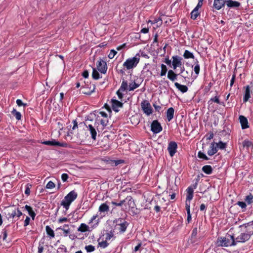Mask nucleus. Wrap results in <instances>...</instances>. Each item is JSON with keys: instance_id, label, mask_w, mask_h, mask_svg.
Returning a JSON list of instances; mask_svg holds the SVG:
<instances>
[{"instance_id": "obj_1", "label": "nucleus", "mask_w": 253, "mask_h": 253, "mask_svg": "<svg viewBox=\"0 0 253 253\" xmlns=\"http://www.w3.org/2000/svg\"><path fill=\"white\" fill-rule=\"evenodd\" d=\"M140 61V55L137 53L135 56L131 58H127L123 64L124 68L118 70V73L120 74H124L125 71L130 70L135 68Z\"/></svg>"}, {"instance_id": "obj_2", "label": "nucleus", "mask_w": 253, "mask_h": 253, "mask_svg": "<svg viewBox=\"0 0 253 253\" xmlns=\"http://www.w3.org/2000/svg\"><path fill=\"white\" fill-rule=\"evenodd\" d=\"M84 124L87 128L86 130L89 131L91 138L95 140L96 139L97 131H100V126L99 122L93 120L86 119Z\"/></svg>"}, {"instance_id": "obj_3", "label": "nucleus", "mask_w": 253, "mask_h": 253, "mask_svg": "<svg viewBox=\"0 0 253 253\" xmlns=\"http://www.w3.org/2000/svg\"><path fill=\"white\" fill-rule=\"evenodd\" d=\"M216 244L218 246L224 247L235 246V237L234 235L227 233L225 237H218Z\"/></svg>"}, {"instance_id": "obj_4", "label": "nucleus", "mask_w": 253, "mask_h": 253, "mask_svg": "<svg viewBox=\"0 0 253 253\" xmlns=\"http://www.w3.org/2000/svg\"><path fill=\"white\" fill-rule=\"evenodd\" d=\"M78 196V194L74 190L70 192L61 202V205L66 210H68L71 203L73 202Z\"/></svg>"}, {"instance_id": "obj_5", "label": "nucleus", "mask_w": 253, "mask_h": 253, "mask_svg": "<svg viewBox=\"0 0 253 253\" xmlns=\"http://www.w3.org/2000/svg\"><path fill=\"white\" fill-rule=\"evenodd\" d=\"M246 230L241 233L237 237L235 238V245L238 243H243L248 241L253 233H251V231L248 230V228H245Z\"/></svg>"}, {"instance_id": "obj_6", "label": "nucleus", "mask_w": 253, "mask_h": 253, "mask_svg": "<svg viewBox=\"0 0 253 253\" xmlns=\"http://www.w3.org/2000/svg\"><path fill=\"white\" fill-rule=\"evenodd\" d=\"M80 81L83 82L84 84L82 85V88L83 89L82 93L84 94L90 95L94 92L95 89V85L93 84L86 83L83 80V79H81Z\"/></svg>"}, {"instance_id": "obj_7", "label": "nucleus", "mask_w": 253, "mask_h": 253, "mask_svg": "<svg viewBox=\"0 0 253 253\" xmlns=\"http://www.w3.org/2000/svg\"><path fill=\"white\" fill-rule=\"evenodd\" d=\"M128 225L129 223L123 218H119L116 220V226L121 233H124L126 231Z\"/></svg>"}, {"instance_id": "obj_8", "label": "nucleus", "mask_w": 253, "mask_h": 253, "mask_svg": "<svg viewBox=\"0 0 253 253\" xmlns=\"http://www.w3.org/2000/svg\"><path fill=\"white\" fill-rule=\"evenodd\" d=\"M141 108L144 113L149 116L153 113V108L148 100H144L141 102Z\"/></svg>"}, {"instance_id": "obj_9", "label": "nucleus", "mask_w": 253, "mask_h": 253, "mask_svg": "<svg viewBox=\"0 0 253 253\" xmlns=\"http://www.w3.org/2000/svg\"><path fill=\"white\" fill-rule=\"evenodd\" d=\"M97 68L102 74H105L107 70L106 62L100 58L96 63Z\"/></svg>"}, {"instance_id": "obj_10", "label": "nucleus", "mask_w": 253, "mask_h": 253, "mask_svg": "<svg viewBox=\"0 0 253 253\" xmlns=\"http://www.w3.org/2000/svg\"><path fill=\"white\" fill-rule=\"evenodd\" d=\"M163 128L158 120H154L151 125V130L154 133H158L162 130Z\"/></svg>"}, {"instance_id": "obj_11", "label": "nucleus", "mask_w": 253, "mask_h": 253, "mask_svg": "<svg viewBox=\"0 0 253 253\" xmlns=\"http://www.w3.org/2000/svg\"><path fill=\"white\" fill-rule=\"evenodd\" d=\"M172 61V65L173 66V69L174 70L176 69L177 67H181L183 63L182 62V58L178 55L173 56L171 58Z\"/></svg>"}, {"instance_id": "obj_12", "label": "nucleus", "mask_w": 253, "mask_h": 253, "mask_svg": "<svg viewBox=\"0 0 253 253\" xmlns=\"http://www.w3.org/2000/svg\"><path fill=\"white\" fill-rule=\"evenodd\" d=\"M42 144L46 145L49 146H57L63 147H66L68 145L66 143H61L59 141H57L55 139H52L51 140L44 141L42 142Z\"/></svg>"}, {"instance_id": "obj_13", "label": "nucleus", "mask_w": 253, "mask_h": 253, "mask_svg": "<svg viewBox=\"0 0 253 253\" xmlns=\"http://www.w3.org/2000/svg\"><path fill=\"white\" fill-rule=\"evenodd\" d=\"M177 144L174 141H170L168 145V150L171 157L173 156L176 152Z\"/></svg>"}, {"instance_id": "obj_14", "label": "nucleus", "mask_w": 253, "mask_h": 253, "mask_svg": "<svg viewBox=\"0 0 253 253\" xmlns=\"http://www.w3.org/2000/svg\"><path fill=\"white\" fill-rule=\"evenodd\" d=\"M215 95L214 96V97L211 98L208 102L209 108L210 107L211 105L212 104L213 102L216 103L218 104L223 105V106H224V102H221L220 101V96L218 95V92L217 91H215Z\"/></svg>"}, {"instance_id": "obj_15", "label": "nucleus", "mask_w": 253, "mask_h": 253, "mask_svg": "<svg viewBox=\"0 0 253 253\" xmlns=\"http://www.w3.org/2000/svg\"><path fill=\"white\" fill-rule=\"evenodd\" d=\"M111 103L112 109L116 112H118L119 108L123 107V103L116 99H111Z\"/></svg>"}, {"instance_id": "obj_16", "label": "nucleus", "mask_w": 253, "mask_h": 253, "mask_svg": "<svg viewBox=\"0 0 253 253\" xmlns=\"http://www.w3.org/2000/svg\"><path fill=\"white\" fill-rule=\"evenodd\" d=\"M226 2L227 0H214L213 6L215 9L218 10L224 7Z\"/></svg>"}, {"instance_id": "obj_17", "label": "nucleus", "mask_w": 253, "mask_h": 253, "mask_svg": "<svg viewBox=\"0 0 253 253\" xmlns=\"http://www.w3.org/2000/svg\"><path fill=\"white\" fill-rule=\"evenodd\" d=\"M239 120L241 125V127L243 129H246L249 127L248 121L245 116L242 115L240 116Z\"/></svg>"}, {"instance_id": "obj_18", "label": "nucleus", "mask_w": 253, "mask_h": 253, "mask_svg": "<svg viewBox=\"0 0 253 253\" xmlns=\"http://www.w3.org/2000/svg\"><path fill=\"white\" fill-rule=\"evenodd\" d=\"M244 88H245V90L243 97V102H247L251 97L252 91L249 85H247Z\"/></svg>"}, {"instance_id": "obj_19", "label": "nucleus", "mask_w": 253, "mask_h": 253, "mask_svg": "<svg viewBox=\"0 0 253 253\" xmlns=\"http://www.w3.org/2000/svg\"><path fill=\"white\" fill-rule=\"evenodd\" d=\"M218 151V148L215 142H212L211 144L210 148L208 151L207 154L209 156H211L215 154Z\"/></svg>"}, {"instance_id": "obj_20", "label": "nucleus", "mask_w": 253, "mask_h": 253, "mask_svg": "<svg viewBox=\"0 0 253 253\" xmlns=\"http://www.w3.org/2000/svg\"><path fill=\"white\" fill-rule=\"evenodd\" d=\"M226 5L229 8H238L241 6V3L238 1L227 0Z\"/></svg>"}, {"instance_id": "obj_21", "label": "nucleus", "mask_w": 253, "mask_h": 253, "mask_svg": "<svg viewBox=\"0 0 253 253\" xmlns=\"http://www.w3.org/2000/svg\"><path fill=\"white\" fill-rule=\"evenodd\" d=\"M9 215L10 218L14 219L15 217H17V220H18L19 217L23 215V213L22 211L18 208H17V209L13 211L10 214L9 213Z\"/></svg>"}, {"instance_id": "obj_22", "label": "nucleus", "mask_w": 253, "mask_h": 253, "mask_svg": "<svg viewBox=\"0 0 253 253\" xmlns=\"http://www.w3.org/2000/svg\"><path fill=\"white\" fill-rule=\"evenodd\" d=\"M125 203H126L128 206L130 208H134L135 207V204L130 196H127L125 199Z\"/></svg>"}, {"instance_id": "obj_23", "label": "nucleus", "mask_w": 253, "mask_h": 253, "mask_svg": "<svg viewBox=\"0 0 253 253\" xmlns=\"http://www.w3.org/2000/svg\"><path fill=\"white\" fill-rule=\"evenodd\" d=\"M174 85L183 93L186 92L188 90V87L186 85L181 84L177 82L174 83Z\"/></svg>"}, {"instance_id": "obj_24", "label": "nucleus", "mask_w": 253, "mask_h": 253, "mask_svg": "<svg viewBox=\"0 0 253 253\" xmlns=\"http://www.w3.org/2000/svg\"><path fill=\"white\" fill-rule=\"evenodd\" d=\"M22 208H24L28 211L29 215L31 217L32 219L34 220L36 214L33 210L31 206L26 205L24 207H22Z\"/></svg>"}, {"instance_id": "obj_25", "label": "nucleus", "mask_w": 253, "mask_h": 253, "mask_svg": "<svg viewBox=\"0 0 253 253\" xmlns=\"http://www.w3.org/2000/svg\"><path fill=\"white\" fill-rule=\"evenodd\" d=\"M178 76V74H176L172 70H169L168 73V78L171 82H174Z\"/></svg>"}, {"instance_id": "obj_26", "label": "nucleus", "mask_w": 253, "mask_h": 253, "mask_svg": "<svg viewBox=\"0 0 253 253\" xmlns=\"http://www.w3.org/2000/svg\"><path fill=\"white\" fill-rule=\"evenodd\" d=\"M174 110L172 107L169 108L166 112L167 118L168 121H170L174 117Z\"/></svg>"}, {"instance_id": "obj_27", "label": "nucleus", "mask_w": 253, "mask_h": 253, "mask_svg": "<svg viewBox=\"0 0 253 253\" xmlns=\"http://www.w3.org/2000/svg\"><path fill=\"white\" fill-rule=\"evenodd\" d=\"M192 67H193L194 71L195 74L196 75V77H197L198 75L199 74L200 71V64H199V62L197 59H196L195 60L194 64L192 66Z\"/></svg>"}, {"instance_id": "obj_28", "label": "nucleus", "mask_w": 253, "mask_h": 253, "mask_svg": "<svg viewBox=\"0 0 253 253\" xmlns=\"http://www.w3.org/2000/svg\"><path fill=\"white\" fill-rule=\"evenodd\" d=\"M89 227L85 223H81L78 228V231L81 232L89 231Z\"/></svg>"}, {"instance_id": "obj_29", "label": "nucleus", "mask_w": 253, "mask_h": 253, "mask_svg": "<svg viewBox=\"0 0 253 253\" xmlns=\"http://www.w3.org/2000/svg\"><path fill=\"white\" fill-rule=\"evenodd\" d=\"M203 171L207 174H211L212 172L213 169L210 165H205L202 169Z\"/></svg>"}, {"instance_id": "obj_30", "label": "nucleus", "mask_w": 253, "mask_h": 253, "mask_svg": "<svg viewBox=\"0 0 253 253\" xmlns=\"http://www.w3.org/2000/svg\"><path fill=\"white\" fill-rule=\"evenodd\" d=\"M109 210V207L106 203L101 204L98 209L99 211L100 212H108Z\"/></svg>"}, {"instance_id": "obj_31", "label": "nucleus", "mask_w": 253, "mask_h": 253, "mask_svg": "<svg viewBox=\"0 0 253 253\" xmlns=\"http://www.w3.org/2000/svg\"><path fill=\"white\" fill-rule=\"evenodd\" d=\"M45 231L46 234L49 236V237L50 238H53L55 237L54 232L49 226H46Z\"/></svg>"}, {"instance_id": "obj_32", "label": "nucleus", "mask_w": 253, "mask_h": 253, "mask_svg": "<svg viewBox=\"0 0 253 253\" xmlns=\"http://www.w3.org/2000/svg\"><path fill=\"white\" fill-rule=\"evenodd\" d=\"M198 9L197 8L194 9L191 11L190 13V17L193 20H195L197 17L200 15V13L198 12Z\"/></svg>"}, {"instance_id": "obj_33", "label": "nucleus", "mask_w": 253, "mask_h": 253, "mask_svg": "<svg viewBox=\"0 0 253 253\" xmlns=\"http://www.w3.org/2000/svg\"><path fill=\"white\" fill-rule=\"evenodd\" d=\"M108 142V141L107 139H103L101 141H99L98 145L100 146V147L106 149L109 147Z\"/></svg>"}, {"instance_id": "obj_34", "label": "nucleus", "mask_w": 253, "mask_h": 253, "mask_svg": "<svg viewBox=\"0 0 253 253\" xmlns=\"http://www.w3.org/2000/svg\"><path fill=\"white\" fill-rule=\"evenodd\" d=\"M9 226V225H7L3 229H2L1 234L2 235V240L3 241L6 240V238L7 237V234L8 232V227Z\"/></svg>"}, {"instance_id": "obj_35", "label": "nucleus", "mask_w": 253, "mask_h": 253, "mask_svg": "<svg viewBox=\"0 0 253 253\" xmlns=\"http://www.w3.org/2000/svg\"><path fill=\"white\" fill-rule=\"evenodd\" d=\"M59 229L62 230L65 236H67L70 233V228L68 224H64L63 227H59Z\"/></svg>"}, {"instance_id": "obj_36", "label": "nucleus", "mask_w": 253, "mask_h": 253, "mask_svg": "<svg viewBox=\"0 0 253 253\" xmlns=\"http://www.w3.org/2000/svg\"><path fill=\"white\" fill-rule=\"evenodd\" d=\"M183 56L185 59H194V56L193 54L188 50H185Z\"/></svg>"}, {"instance_id": "obj_37", "label": "nucleus", "mask_w": 253, "mask_h": 253, "mask_svg": "<svg viewBox=\"0 0 253 253\" xmlns=\"http://www.w3.org/2000/svg\"><path fill=\"white\" fill-rule=\"evenodd\" d=\"M128 84L126 81L123 80L119 88L120 90L125 91L127 89Z\"/></svg>"}, {"instance_id": "obj_38", "label": "nucleus", "mask_w": 253, "mask_h": 253, "mask_svg": "<svg viewBox=\"0 0 253 253\" xmlns=\"http://www.w3.org/2000/svg\"><path fill=\"white\" fill-rule=\"evenodd\" d=\"M245 201L248 205L252 204L253 203V195L250 193L246 197Z\"/></svg>"}, {"instance_id": "obj_39", "label": "nucleus", "mask_w": 253, "mask_h": 253, "mask_svg": "<svg viewBox=\"0 0 253 253\" xmlns=\"http://www.w3.org/2000/svg\"><path fill=\"white\" fill-rule=\"evenodd\" d=\"M215 145H216V147L220 150H223L225 149L226 147V143L223 142L221 141H219L218 143H215Z\"/></svg>"}, {"instance_id": "obj_40", "label": "nucleus", "mask_w": 253, "mask_h": 253, "mask_svg": "<svg viewBox=\"0 0 253 253\" xmlns=\"http://www.w3.org/2000/svg\"><path fill=\"white\" fill-rule=\"evenodd\" d=\"M11 114L15 117L17 120H20L21 118V114L19 112L16 111L14 108L11 111Z\"/></svg>"}, {"instance_id": "obj_41", "label": "nucleus", "mask_w": 253, "mask_h": 253, "mask_svg": "<svg viewBox=\"0 0 253 253\" xmlns=\"http://www.w3.org/2000/svg\"><path fill=\"white\" fill-rule=\"evenodd\" d=\"M161 73H160V76L161 77L166 76V73L168 71V68H167L166 65H165L164 64H162L161 65Z\"/></svg>"}, {"instance_id": "obj_42", "label": "nucleus", "mask_w": 253, "mask_h": 253, "mask_svg": "<svg viewBox=\"0 0 253 253\" xmlns=\"http://www.w3.org/2000/svg\"><path fill=\"white\" fill-rule=\"evenodd\" d=\"M92 77L94 80H98L100 78V76L98 72L96 70V69L93 68L92 73Z\"/></svg>"}, {"instance_id": "obj_43", "label": "nucleus", "mask_w": 253, "mask_h": 253, "mask_svg": "<svg viewBox=\"0 0 253 253\" xmlns=\"http://www.w3.org/2000/svg\"><path fill=\"white\" fill-rule=\"evenodd\" d=\"M253 146V144L252 141H249L247 139L245 140L243 142V146L244 148H249V147Z\"/></svg>"}, {"instance_id": "obj_44", "label": "nucleus", "mask_w": 253, "mask_h": 253, "mask_svg": "<svg viewBox=\"0 0 253 253\" xmlns=\"http://www.w3.org/2000/svg\"><path fill=\"white\" fill-rule=\"evenodd\" d=\"M108 122V118H104L100 121V125L102 126L101 127H100V130H102L104 129V127L107 125Z\"/></svg>"}, {"instance_id": "obj_45", "label": "nucleus", "mask_w": 253, "mask_h": 253, "mask_svg": "<svg viewBox=\"0 0 253 253\" xmlns=\"http://www.w3.org/2000/svg\"><path fill=\"white\" fill-rule=\"evenodd\" d=\"M139 86V84H136L135 82H133L129 84L128 89L129 91H132L135 88H137Z\"/></svg>"}, {"instance_id": "obj_46", "label": "nucleus", "mask_w": 253, "mask_h": 253, "mask_svg": "<svg viewBox=\"0 0 253 253\" xmlns=\"http://www.w3.org/2000/svg\"><path fill=\"white\" fill-rule=\"evenodd\" d=\"M32 184L30 183H28L25 186V194L27 196H29L30 194V189L32 187Z\"/></svg>"}, {"instance_id": "obj_47", "label": "nucleus", "mask_w": 253, "mask_h": 253, "mask_svg": "<svg viewBox=\"0 0 253 253\" xmlns=\"http://www.w3.org/2000/svg\"><path fill=\"white\" fill-rule=\"evenodd\" d=\"M198 157L200 159H203L205 160H209V158L203 152L199 151L198 153Z\"/></svg>"}, {"instance_id": "obj_48", "label": "nucleus", "mask_w": 253, "mask_h": 253, "mask_svg": "<svg viewBox=\"0 0 253 253\" xmlns=\"http://www.w3.org/2000/svg\"><path fill=\"white\" fill-rule=\"evenodd\" d=\"M85 249L87 253H90L93 252L95 250V247L91 245H89L86 246L85 247Z\"/></svg>"}, {"instance_id": "obj_49", "label": "nucleus", "mask_w": 253, "mask_h": 253, "mask_svg": "<svg viewBox=\"0 0 253 253\" xmlns=\"http://www.w3.org/2000/svg\"><path fill=\"white\" fill-rule=\"evenodd\" d=\"M114 236L113 232L112 231L106 233L105 239L106 241L110 240Z\"/></svg>"}, {"instance_id": "obj_50", "label": "nucleus", "mask_w": 253, "mask_h": 253, "mask_svg": "<svg viewBox=\"0 0 253 253\" xmlns=\"http://www.w3.org/2000/svg\"><path fill=\"white\" fill-rule=\"evenodd\" d=\"M117 53V52L116 50L112 49L108 56V58L110 59H113Z\"/></svg>"}, {"instance_id": "obj_51", "label": "nucleus", "mask_w": 253, "mask_h": 253, "mask_svg": "<svg viewBox=\"0 0 253 253\" xmlns=\"http://www.w3.org/2000/svg\"><path fill=\"white\" fill-rule=\"evenodd\" d=\"M98 245L100 247L105 248L109 245V243H107L106 240H105L104 241L99 242Z\"/></svg>"}, {"instance_id": "obj_52", "label": "nucleus", "mask_w": 253, "mask_h": 253, "mask_svg": "<svg viewBox=\"0 0 253 253\" xmlns=\"http://www.w3.org/2000/svg\"><path fill=\"white\" fill-rule=\"evenodd\" d=\"M125 203V200H121L119 203H117V202H113V201H112L111 202V204L113 205H115L116 206H118V207L122 206V205L123 204H124Z\"/></svg>"}, {"instance_id": "obj_53", "label": "nucleus", "mask_w": 253, "mask_h": 253, "mask_svg": "<svg viewBox=\"0 0 253 253\" xmlns=\"http://www.w3.org/2000/svg\"><path fill=\"white\" fill-rule=\"evenodd\" d=\"M185 209L187 211V214L190 213V202L186 201L185 202Z\"/></svg>"}, {"instance_id": "obj_54", "label": "nucleus", "mask_w": 253, "mask_h": 253, "mask_svg": "<svg viewBox=\"0 0 253 253\" xmlns=\"http://www.w3.org/2000/svg\"><path fill=\"white\" fill-rule=\"evenodd\" d=\"M54 187L55 184L51 181H49L46 185V188L47 189H52Z\"/></svg>"}, {"instance_id": "obj_55", "label": "nucleus", "mask_w": 253, "mask_h": 253, "mask_svg": "<svg viewBox=\"0 0 253 253\" xmlns=\"http://www.w3.org/2000/svg\"><path fill=\"white\" fill-rule=\"evenodd\" d=\"M237 205L241 207L242 209H246L247 204L245 202L239 201L237 203Z\"/></svg>"}, {"instance_id": "obj_56", "label": "nucleus", "mask_w": 253, "mask_h": 253, "mask_svg": "<svg viewBox=\"0 0 253 253\" xmlns=\"http://www.w3.org/2000/svg\"><path fill=\"white\" fill-rule=\"evenodd\" d=\"M122 92L123 91L120 90L119 89L116 92V94L118 95L119 99L121 100H122L124 96Z\"/></svg>"}, {"instance_id": "obj_57", "label": "nucleus", "mask_w": 253, "mask_h": 253, "mask_svg": "<svg viewBox=\"0 0 253 253\" xmlns=\"http://www.w3.org/2000/svg\"><path fill=\"white\" fill-rule=\"evenodd\" d=\"M212 85V83H210L208 84V85L205 87V88H204L205 92V93L208 92L210 90Z\"/></svg>"}, {"instance_id": "obj_58", "label": "nucleus", "mask_w": 253, "mask_h": 253, "mask_svg": "<svg viewBox=\"0 0 253 253\" xmlns=\"http://www.w3.org/2000/svg\"><path fill=\"white\" fill-rule=\"evenodd\" d=\"M197 235V228L194 227L192 231L191 237L192 238H195L196 237Z\"/></svg>"}, {"instance_id": "obj_59", "label": "nucleus", "mask_w": 253, "mask_h": 253, "mask_svg": "<svg viewBox=\"0 0 253 253\" xmlns=\"http://www.w3.org/2000/svg\"><path fill=\"white\" fill-rule=\"evenodd\" d=\"M69 176L67 173H63L61 175V179L63 182H66Z\"/></svg>"}, {"instance_id": "obj_60", "label": "nucleus", "mask_w": 253, "mask_h": 253, "mask_svg": "<svg viewBox=\"0 0 253 253\" xmlns=\"http://www.w3.org/2000/svg\"><path fill=\"white\" fill-rule=\"evenodd\" d=\"M235 79H236V74H235V73H234V74H233V75H232V77L231 80V81H230V87H231L233 86V85L234 84V82H235Z\"/></svg>"}, {"instance_id": "obj_61", "label": "nucleus", "mask_w": 253, "mask_h": 253, "mask_svg": "<svg viewBox=\"0 0 253 253\" xmlns=\"http://www.w3.org/2000/svg\"><path fill=\"white\" fill-rule=\"evenodd\" d=\"M16 103H17V105L19 106H27L26 103H23L22 102V100L19 99H18L16 100Z\"/></svg>"}, {"instance_id": "obj_62", "label": "nucleus", "mask_w": 253, "mask_h": 253, "mask_svg": "<svg viewBox=\"0 0 253 253\" xmlns=\"http://www.w3.org/2000/svg\"><path fill=\"white\" fill-rule=\"evenodd\" d=\"M30 220V217L29 216H27L26 217V218H25V219L24 220V227H26L29 224Z\"/></svg>"}, {"instance_id": "obj_63", "label": "nucleus", "mask_w": 253, "mask_h": 253, "mask_svg": "<svg viewBox=\"0 0 253 253\" xmlns=\"http://www.w3.org/2000/svg\"><path fill=\"white\" fill-rule=\"evenodd\" d=\"M206 139L207 140H211L213 137V133L212 132H210V133H208L206 135Z\"/></svg>"}, {"instance_id": "obj_64", "label": "nucleus", "mask_w": 253, "mask_h": 253, "mask_svg": "<svg viewBox=\"0 0 253 253\" xmlns=\"http://www.w3.org/2000/svg\"><path fill=\"white\" fill-rule=\"evenodd\" d=\"M43 246L42 245H41V244H39V247H38V253H43Z\"/></svg>"}]
</instances>
